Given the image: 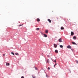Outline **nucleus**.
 I'll use <instances>...</instances> for the list:
<instances>
[{
    "label": "nucleus",
    "instance_id": "11",
    "mask_svg": "<svg viewBox=\"0 0 78 78\" xmlns=\"http://www.w3.org/2000/svg\"><path fill=\"white\" fill-rule=\"evenodd\" d=\"M44 36L45 37H47V35L45 34H44Z\"/></svg>",
    "mask_w": 78,
    "mask_h": 78
},
{
    "label": "nucleus",
    "instance_id": "23",
    "mask_svg": "<svg viewBox=\"0 0 78 78\" xmlns=\"http://www.w3.org/2000/svg\"><path fill=\"white\" fill-rule=\"evenodd\" d=\"M21 78H24V77L23 76H21Z\"/></svg>",
    "mask_w": 78,
    "mask_h": 78
},
{
    "label": "nucleus",
    "instance_id": "27",
    "mask_svg": "<svg viewBox=\"0 0 78 78\" xmlns=\"http://www.w3.org/2000/svg\"><path fill=\"white\" fill-rule=\"evenodd\" d=\"M54 67H55V65L54 66Z\"/></svg>",
    "mask_w": 78,
    "mask_h": 78
},
{
    "label": "nucleus",
    "instance_id": "22",
    "mask_svg": "<svg viewBox=\"0 0 78 78\" xmlns=\"http://www.w3.org/2000/svg\"><path fill=\"white\" fill-rule=\"evenodd\" d=\"M54 62H55V63H56V60H55Z\"/></svg>",
    "mask_w": 78,
    "mask_h": 78
},
{
    "label": "nucleus",
    "instance_id": "4",
    "mask_svg": "<svg viewBox=\"0 0 78 78\" xmlns=\"http://www.w3.org/2000/svg\"><path fill=\"white\" fill-rule=\"evenodd\" d=\"M10 65V64H9V63H8V62H6V66H9V65Z\"/></svg>",
    "mask_w": 78,
    "mask_h": 78
},
{
    "label": "nucleus",
    "instance_id": "8",
    "mask_svg": "<svg viewBox=\"0 0 78 78\" xmlns=\"http://www.w3.org/2000/svg\"><path fill=\"white\" fill-rule=\"evenodd\" d=\"M45 32L46 33H48V30H46L45 31Z\"/></svg>",
    "mask_w": 78,
    "mask_h": 78
},
{
    "label": "nucleus",
    "instance_id": "2",
    "mask_svg": "<svg viewBox=\"0 0 78 78\" xmlns=\"http://www.w3.org/2000/svg\"><path fill=\"white\" fill-rule=\"evenodd\" d=\"M59 42H62V39L60 38L58 40Z\"/></svg>",
    "mask_w": 78,
    "mask_h": 78
},
{
    "label": "nucleus",
    "instance_id": "18",
    "mask_svg": "<svg viewBox=\"0 0 78 78\" xmlns=\"http://www.w3.org/2000/svg\"><path fill=\"white\" fill-rule=\"evenodd\" d=\"M12 54L13 55H14V54L13 52H11Z\"/></svg>",
    "mask_w": 78,
    "mask_h": 78
},
{
    "label": "nucleus",
    "instance_id": "26",
    "mask_svg": "<svg viewBox=\"0 0 78 78\" xmlns=\"http://www.w3.org/2000/svg\"><path fill=\"white\" fill-rule=\"evenodd\" d=\"M56 18H57V20L58 19V17H56Z\"/></svg>",
    "mask_w": 78,
    "mask_h": 78
},
{
    "label": "nucleus",
    "instance_id": "21",
    "mask_svg": "<svg viewBox=\"0 0 78 78\" xmlns=\"http://www.w3.org/2000/svg\"><path fill=\"white\" fill-rule=\"evenodd\" d=\"M23 25L21 24L19 26V27H21V26H22Z\"/></svg>",
    "mask_w": 78,
    "mask_h": 78
},
{
    "label": "nucleus",
    "instance_id": "28",
    "mask_svg": "<svg viewBox=\"0 0 78 78\" xmlns=\"http://www.w3.org/2000/svg\"><path fill=\"white\" fill-rule=\"evenodd\" d=\"M35 69H37V68H35Z\"/></svg>",
    "mask_w": 78,
    "mask_h": 78
},
{
    "label": "nucleus",
    "instance_id": "3",
    "mask_svg": "<svg viewBox=\"0 0 78 78\" xmlns=\"http://www.w3.org/2000/svg\"><path fill=\"white\" fill-rule=\"evenodd\" d=\"M67 48H71V47L69 45L67 47Z\"/></svg>",
    "mask_w": 78,
    "mask_h": 78
},
{
    "label": "nucleus",
    "instance_id": "1",
    "mask_svg": "<svg viewBox=\"0 0 78 78\" xmlns=\"http://www.w3.org/2000/svg\"><path fill=\"white\" fill-rule=\"evenodd\" d=\"M54 47H55V48H56L57 47V45L55 44H54Z\"/></svg>",
    "mask_w": 78,
    "mask_h": 78
},
{
    "label": "nucleus",
    "instance_id": "17",
    "mask_svg": "<svg viewBox=\"0 0 78 78\" xmlns=\"http://www.w3.org/2000/svg\"><path fill=\"white\" fill-rule=\"evenodd\" d=\"M49 62V59H47V62H48V63Z\"/></svg>",
    "mask_w": 78,
    "mask_h": 78
},
{
    "label": "nucleus",
    "instance_id": "20",
    "mask_svg": "<svg viewBox=\"0 0 78 78\" xmlns=\"http://www.w3.org/2000/svg\"><path fill=\"white\" fill-rule=\"evenodd\" d=\"M48 70H50V68H49V67H48Z\"/></svg>",
    "mask_w": 78,
    "mask_h": 78
},
{
    "label": "nucleus",
    "instance_id": "24",
    "mask_svg": "<svg viewBox=\"0 0 78 78\" xmlns=\"http://www.w3.org/2000/svg\"><path fill=\"white\" fill-rule=\"evenodd\" d=\"M56 65H57V64H56V63H55V66H56Z\"/></svg>",
    "mask_w": 78,
    "mask_h": 78
},
{
    "label": "nucleus",
    "instance_id": "12",
    "mask_svg": "<svg viewBox=\"0 0 78 78\" xmlns=\"http://www.w3.org/2000/svg\"><path fill=\"white\" fill-rule=\"evenodd\" d=\"M72 43L73 44V45H76V43L74 42H72Z\"/></svg>",
    "mask_w": 78,
    "mask_h": 78
},
{
    "label": "nucleus",
    "instance_id": "19",
    "mask_svg": "<svg viewBox=\"0 0 78 78\" xmlns=\"http://www.w3.org/2000/svg\"><path fill=\"white\" fill-rule=\"evenodd\" d=\"M76 63H77V64H78V61L76 60Z\"/></svg>",
    "mask_w": 78,
    "mask_h": 78
},
{
    "label": "nucleus",
    "instance_id": "14",
    "mask_svg": "<svg viewBox=\"0 0 78 78\" xmlns=\"http://www.w3.org/2000/svg\"><path fill=\"white\" fill-rule=\"evenodd\" d=\"M60 47L61 48H63V46L62 45H60Z\"/></svg>",
    "mask_w": 78,
    "mask_h": 78
},
{
    "label": "nucleus",
    "instance_id": "16",
    "mask_svg": "<svg viewBox=\"0 0 78 78\" xmlns=\"http://www.w3.org/2000/svg\"><path fill=\"white\" fill-rule=\"evenodd\" d=\"M15 55H17V56H18L19 55V54H18V53H15Z\"/></svg>",
    "mask_w": 78,
    "mask_h": 78
},
{
    "label": "nucleus",
    "instance_id": "25",
    "mask_svg": "<svg viewBox=\"0 0 78 78\" xmlns=\"http://www.w3.org/2000/svg\"><path fill=\"white\" fill-rule=\"evenodd\" d=\"M3 55L4 56H5V54H3Z\"/></svg>",
    "mask_w": 78,
    "mask_h": 78
},
{
    "label": "nucleus",
    "instance_id": "5",
    "mask_svg": "<svg viewBox=\"0 0 78 78\" xmlns=\"http://www.w3.org/2000/svg\"><path fill=\"white\" fill-rule=\"evenodd\" d=\"M48 22H49L50 23H51V21L50 19H48Z\"/></svg>",
    "mask_w": 78,
    "mask_h": 78
},
{
    "label": "nucleus",
    "instance_id": "7",
    "mask_svg": "<svg viewBox=\"0 0 78 78\" xmlns=\"http://www.w3.org/2000/svg\"><path fill=\"white\" fill-rule=\"evenodd\" d=\"M76 36H74V37H73V39H74V40H75V39H76Z\"/></svg>",
    "mask_w": 78,
    "mask_h": 78
},
{
    "label": "nucleus",
    "instance_id": "9",
    "mask_svg": "<svg viewBox=\"0 0 78 78\" xmlns=\"http://www.w3.org/2000/svg\"><path fill=\"white\" fill-rule=\"evenodd\" d=\"M37 22H39V21H40V19H39V18H37Z\"/></svg>",
    "mask_w": 78,
    "mask_h": 78
},
{
    "label": "nucleus",
    "instance_id": "6",
    "mask_svg": "<svg viewBox=\"0 0 78 78\" xmlns=\"http://www.w3.org/2000/svg\"><path fill=\"white\" fill-rule=\"evenodd\" d=\"M71 36H73V35H74V33L73 32H71Z\"/></svg>",
    "mask_w": 78,
    "mask_h": 78
},
{
    "label": "nucleus",
    "instance_id": "13",
    "mask_svg": "<svg viewBox=\"0 0 78 78\" xmlns=\"http://www.w3.org/2000/svg\"><path fill=\"white\" fill-rule=\"evenodd\" d=\"M55 53H58V50H55Z\"/></svg>",
    "mask_w": 78,
    "mask_h": 78
},
{
    "label": "nucleus",
    "instance_id": "15",
    "mask_svg": "<svg viewBox=\"0 0 78 78\" xmlns=\"http://www.w3.org/2000/svg\"><path fill=\"white\" fill-rule=\"evenodd\" d=\"M36 30H37V31H39V30L40 29L39 28H37L36 29Z\"/></svg>",
    "mask_w": 78,
    "mask_h": 78
},
{
    "label": "nucleus",
    "instance_id": "10",
    "mask_svg": "<svg viewBox=\"0 0 78 78\" xmlns=\"http://www.w3.org/2000/svg\"><path fill=\"white\" fill-rule=\"evenodd\" d=\"M61 30H64V27H61Z\"/></svg>",
    "mask_w": 78,
    "mask_h": 78
}]
</instances>
